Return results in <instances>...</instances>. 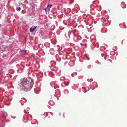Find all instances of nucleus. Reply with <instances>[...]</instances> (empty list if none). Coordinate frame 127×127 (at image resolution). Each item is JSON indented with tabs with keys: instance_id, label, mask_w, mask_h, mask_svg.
<instances>
[{
	"instance_id": "obj_1",
	"label": "nucleus",
	"mask_w": 127,
	"mask_h": 127,
	"mask_svg": "<svg viewBox=\"0 0 127 127\" xmlns=\"http://www.w3.org/2000/svg\"><path fill=\"white\" fill-rule=\"evenodd\" d=\"M20 84L21 89L25 91H29L32 88L33 82L32 79L29 80L27 78H24L21 80Z\"/></svg>"
},
{
	"instance_id": "obj_2",
	"label": "nucleus",
	"mask_w": 127,
	"mask_h": 127,
	"mask_svg": "<svg viewBox=\"0 0 127 127\" xmlns=\"http://www.w3.org/2000/svg\"><path fill=\"white\" fill-rule=\"evenodd\" d=\"M37 26H35L33 27H32L30 29V31L31 32H32L36 28Z\"/></svg>"
},
{
	"instance_id": "obj_3",
	"label": "nucleus",
	"mask_w": 127,
	"mask_h": 127,
	"mask_svg": "<svg viewBox=\"0 0 127 127\" xmlns=\"http://www.w3.org/2000/svg\"><path fill=\"white\" fill-rule=\"evenodd\" d=\"M121 6L123 8H126V5L125 4V3L124 2H122L121 4Z\"/></svg>"
},
{
	"instance_id": "obj_4",
	"label": "nucleus",
	"mask_w": 127,
	"mask_h": 127,
	"mask_svg": "<svg viewBox=\"0 0 127 127\" xmlns=\"http://www.w3.org/2000/svg\"><path fill=\"white\" fill-rule=\"evenodd\" d=\"M70 34L72 36L75 37H77L76 35H75V33L73 31H72L70 33Z\"/></svg>"
},
{
	"instance_id": "obj_5",
	"label": "nucleus",
	"mask_w": 127,
	"mask_h": 127,
	"mask_svg": "<svg viewBox=\"0 0 127 127\" xmlns=\"http://www.w3.org/2000/svg\"><path fill=\"white\" fill-rule=\"evenodd\" d=\"M20 101L22 104L23 103V102L24 103L25 102H26V100L22 98L21 100H20Z\"/></svg>"
},
{
	"instance_id": "obj_6",
	"label": "nucleus",
	"mask_w": 127,
	"mask_h": 127,
	"mask_svg": "<svg viewBox=\"0 0 127 127\" xmlns=\"http://www.w3.org/2000/svg\"><path fill=\"white\" fill-rule=\"evenodd\" d=\"M65 85L66 86H67L69 84V83L68 81H65L64 82Z\"/></svg>"
},
{
	"instance_id": "obj_7",
	"label": "nucleus",
	"mask_w": 127,
	"mask_h": 127,
	"mask_svg": "<svg viewBox=\"0 0 127 127\" xmlns=\"http://www.w3.org/2000/svg\"><path fill=\"white\" fill-rule=\"evenodd\" d=\"M16 9L17 11H19L21 10V8L20 7H17L16 8Z\"/></svg>"
},
{
	"instance_id": "obj_8",
	"label": "nucleus",
	"mask_w": 127,
	"mask_h": 127,
	"mask_svg": "<svg viewBox=\"0 0 127 127\" xmlns=\"http://www.w3.org/2000/svg\"><path fill=\"white\" fill-rule=\"evenodd\" d=\"M26 50H22L20 51V52H26Z\"/></svg>"
},
{
	"instance_id": "obj_9",
	"label": "nucleus",
	"mask_w": 127,
	"mask_h": 127,
	"mask_svg": "<svg viewBox=\"0 0 127 127\" xmlns=\"http://www.w3.org/2000/svg\"><path fill=\"white\" fill-rule=\"evenodd\" d=\"M51 8L48 5L47 7V9L48 11L50 10V9Z\"/></svg>"
},
{
	"instance_id": "obj_10",
	"label": "nucleus",
	"mask_w": 127,
	"mask_h": 127,
	"mask_svg": "<svg viewBox=\"0 0 127 127\" xmlns=\"http://www.w3.org/2000/svg\"><path fill=\"white\" fill-rule=\"evenodd\" d=\"M87 27L88 28H90L91 27V26L90 27V26L89 25V26H87Z\"/></svg>"
},
{
	"instance_id": "obj_11",
	"label": "nucleus",
	"mask_w": 127,
	"mask_h": 127,
	"mask_svg": "<svg viewBox=\"0 0 127 127\" xmlns=\"http://www.w3.org/2000/svg\"><path fill=\"white\" fill-rule=\"evenodd\" d=\"M48 5L50 7H52V5H51V4H50V5Z\"/></svg>"
},
{
	"instance_id": "obj_12",
	"label": "nucleus",
	"mask_w": 127,
	"mask_h": 127,
	"mask_svg": "<svg viewBox=\"0 0 127 127\" xmlns=\"http://www.w3.org/2000/svg\"><path fill=\"white\" fill-rule=\"evenodd\" d=\"M44 9V10H45V11L46 12V10H47V8H45V9Z\"/></svg>"
},
{
	"instance_id": "obj_13",
	"label": "nucleus",
	"mask_w": 127,
	"mask_h": 127,
	"mask_svg": "<svg viewBox=\"0 0 127 127\" xmlns=\"http://www.w3.org/2000/svg\"><path fill=\"white\" fill-rule=\"evenodd\" d=\"M51 102H53V101H50V102H49V103H51Z\"/></svg>"
},
{
	"instance_id": "obj_14",
	"label": "nucleus",
	"mask_w": 127,
	"mask_h": 127,
	"mask_svg": "<svg viewBox=\"0 0 127 127\" xmlns=\"http://www.w3.org/2000/svg\"><path fill=\"white\" fill-rule=\"evenodd\" d=\"M98 61H97V62H96H96L95 63H98Z\"/></svg>"
},
{
	"instance_id": "obj_15",
	"label": "nucleus",
	"mask_w": 127,
	"mask_h": 127,
	"mask_svg": "<svg viewBox=\"0 0 127 127\" xmlns=\"http://www.w3.org/2000/svg\"><path fill=\"white\" fill-rule=\"evenodd\" d=\"M93 4H94V2H93Z\"/></svg>"
}]
</instances>
